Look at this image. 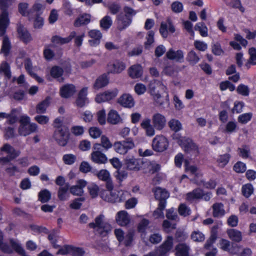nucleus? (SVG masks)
<instances>
[{
	"mask_svg": "<svg viewBox=\"0 0 256 256\" xmlns=\"http://www.w3.org/2000/svg\"><path fill=\"white\" fill-rule=\"evenodd\" d=\"M168 146L167 138L162 135L156 136L152 142L153 150L158 152H162L166 150Z\"/></svg>",
	"mask_w": 256,
	"mask_h": 256,
	"instance_id": "nucleus-6",
	"label": "nucleus"
},
{
	"mask_svg": "<svg viewBox=\"0 0 256 256\" xmlns=\"http://www.w3.org/2000/svg\"><path fill=\"white\" fill-rule=\"evenodd\" d=\"M190 246L186 243H180L175 247L176 256H189Z\"/></svg>",
	"mask_w": 256,
	"mask_h": 256,
	"instance_id": "nucleus-24",
	"label": "nucleus"
},
{
	"mask_svg": "<svg viewBox=\"0 0 256 256\" xmlns=\"http://www.w3.org/2000/svg\"><path fill=\"white\" fill-rule=\"evenodd\" d=\"M166 202L162 200L159 202L158 207L154 212L153 216L156 218H164L163 210L166 208Z\"/></svg>",
	"mask_w": 256,
	"mask_h": 256,
	"instance_id": "nucleus-40",
	"label": "nucleus"
},
{
	"mask_svg": "<svg viewBox=\"0 0 256 256\" xmlns=\"http://www.w3.org/2000/svg\"><path fill=\"white\" fill-rule=\"evenodd\" d=\"M117 28L120 30H122L128 27L132 23L131 18L126 17L124 14H120L116 16Z\"/></svg>",
	"mask_w": 256,
	"mask_h": 256,
	"instance_id": "nucleus-12",
	"label": "nucleus"
},
{
	"mask_svg": "<svg viewBox=\"0 0 256 256\" xmlns=\"http://www.w3.org/2000/svg\"><path fill=\"white\" fill-rule=\"evenodd\" d=\"M69 190V184L66 183L64 186L60 187L58 191V197L61 201L67 200L70 197L68 192Z\"/></svg>",
	"mask_w": 256,
	"mask_h": 256,
	"instance_id": "nucleus-31",
	"label": "nucleus"
},
{
	"mask_svg": "<svg viewBox=\"0 0 256 256\" xmlns=\"http://www.w3.org/2000/svg\"><path fill=\"white\" fill-rule=\"evenodd\" d=\"M113 72L114 73H120L126 68V64L124 62L120 61H116L113 64Z\"/></svg>",
	"mask_w": 256,
	"mask_h": 256,
	"instance_id": "nucleus-59",
	"label": "nucleus"
},
{
	"mask_svg": "<svg viewBox=\"0 0 256 256\" xmlns=\"http://www.w3.org/2000/svg\"><path fill=\"white\" fill-rule=\"evenodd\" d=\"M180 146L183 148L184 150L188 152H198V146L190 138H187L184 140L180 141Z\"/></svg>",
	"mask_w": 256,
	"mask_h": 256,
	"instance_id": "nucleus-23",
	"label": "nucleus"
},
{
	"mask_svg": "<svg viewBox=\"0 0 256 256\" xmlns=\"http://www.w3.org/2000/svg\"><path fill=\"white\" fill-rule=\"evenodd\" d=\"M92 172L94 175L97 176L98 180L104 182L111 178L110 172L106 169H102L98 172Z\"/></svg>",
	"mask_w": 256,
	"mask_h": 256,
	"instance_id": "nucleus-44",
	"label": "nucleus"
},
{
	"mask_svg": "<svg viewBox=\"0 0 256 256\" xmlns=\"http://www.w3.org/2000/svg\"><path fill=\"white\" fill-rule=\"evenodd\" d=\"M149 89L150 94H152L158 92L159 90H164L166 87L162 82L154 80H151L149 84Z\"/></svg>",
	"mask_w": 256,
	"mask_h": 256,
	"instance_id": "nucleus-25",
	"label": "nucleus"
},
{
	"mask_svg": "<svg viewBox=\"0 0 256 256\" xmlns=\"http://www.w3.org/2000/svg\"><path fill=\"white\" fill-rule=\"evenodd\" d=\"M50 98L46 97L44 100L40 102L36 107V112L38 114H44L50 104Z\"/></svg>",
	"mask_w": 256,
	"mask_h": 256,
	"instance_id": "nucleus-37",
	"label": "nucleus"
},
{
	"mask_svg": "<svg viewBox=\"0 0 256 256\" xmlns=\"http://www.w3.org/2000/svg\"><path fill=\"white\" fill-rule=\"evenodd\" d=\"M186 59L192 66L196 64L200 60L199 56L194 50H191L188 53Z\"/></svg>",
	"mask_w": 256,
	"mask_h": 256,
	"instance_id": "nucleus-41",
	"label": "nucleus"
},
{
	"mask_svg": "<svg viewBox=\"0 0 256 256\" xmlns=\"http://www.w3.org/2000/svg\"><path fill=\"white\" fill-rule=\"evenodd\" d=\"M88 226L102 237L106 236L112 230L110 224L104 221V216L102 214L96 216L94 222H90Z\"/></svg>",
	"mask_w": 256,
	"mask_h": 256,
	"instance_id": "nucleus-1",
	"label": "nucleus"
},
{
	"mask_svg": "<svg viewBox=\"0 0 256 256\" xmlns=\"http://www.w3.org/2000/svg\"><path fill=\"white\" fill-rule=\"evenodd\" d=\"M53 137L58 145L64 146L68 140V131L66 127L54 130Z\"/></svg>",
	"mask_w": 256,
	"mask_h": 256,
	"instance_id": "nucleus-5",
	"label": "nucleus"
},
{
	"mask_svg": "<svg viewBox=\"0 0 256 256\" xmlns=\"http://www.w3.org/2000/svg\"><path fill=\"white\" fill-rule=\"evenodd\" d=\"M212 216L214 218H220L224 216L226 214L224 205L222 202H216L212 206Z\"/></svg>",
	"mask_w": 256,
	"mask_h": 256,
	"instance_id": "nucleus-22",
	"label": "nucleus"
},
{
	"mask_svg": "<svg viewBox=\"0 0 256 256\" xmlns=\"http://www.w3.org/2000/svg\"><path fill=\"white\" fill-rule=\"evenodd\" d=\"M76 160V156L73 154H65L62 156V161L67 165L73 164Z\"/></svg>",
	"mask_w": 256,
	"mask_h": 256,
	"instance_id": "nucleus-53",
	"label": "nucleus"
},
{
	"mask_svg": "<svg viewBox=\"0 0 256 256\" xmlns=\"http://www.w3.org/2000/svg\"><path fill=\"white\" fill-rule=\"evenodd\" d=\"M76 92V87L72 84H65L60 88V96L64 98L70 97Z\"/></svg>",
	"mask_w": 256,
	"mask_h": 256,
	"instance_id": "nucleus-21",
	"label": "nucleus"
},
{
	"mask_svg": "<svg viewBox=\"0 0 256 256\" xmlns=\"http://www.w3.org/2000/svg\"><path fill=\"white\" fill-rule=\"evenodd\" d=\"M76 36V32L74 31L72 32L69 36L66 38H62L58 36H54L52 38L51 42L54 44L62 45L70 42Z\"/></svg>",
	"mask_w": 256,
	"mask_h": 256,
	"instance_id": "nucleus-20",
	"label": "nucleus"
},
{
	"mask_svg": "<svg viewBox=\"0 0 256 256\" xmlns=\"http://www.w3.org/2000/svg\"><path fill=\"white\" fill-rule=\"evenodd\" d=\"M100 196L105 201L112 203L118 202V192L104 190L100 192Z\"/></svg>",
	"mask_w": 256,
	"mask_h": 256,
	"instance_id": "nucleus-16",
	"label": "nucleus"
},
{
	"mask_svg": "<svg viewBox=\"0 0 256 256\" xmlns=\"http://www.w3.org/2000/svg\"><path fill=\"white\" fill-rule=\"evenodd\" d=\"M168 126L170 129L174 132H178L182 129V124L181 122L178 120L172 118L168 122Z\"/></svg>",
	"mask_w": 256,
	"mask_h": 256,
	"instance_id": "nucleus-42",
	"label": "nucleus"
},
{
	"mask_svg": "<svg viewBox=\"0 0 256 256\" xmlns=\"http://www.w3.org/2000/svg\"><path fill=\"white\" fill-rule=\"evenodd\" d=\"M8 24V13L2 12L0 15V36H2L5 34Z\"/></svg>",
	"mask_w": 256,
	"mask_h": 256,
	"instance_id": "nucleus-29",
	"label": "nucleus"
},
{
	"mask_svg": "<svg viewBox=\"0 0 256 256\" xmlns=\"http://www.w3.org/2000/svg\"><path fill=\"white\" fill-rule=\"evenodd\" d=\"M118 102L122 106L130 108L134 106V101L132 96L128 94H124L118 100Z\"/></svg>",
	"mask_w": 256,
	"mask_h": 256,
	"instance_id": "nucleus-27",
	"label": "nucleus"
},
{
	"mask_svg": "<svg viewBox=\"0 0 256 256\" xmlns=\"http://www.w3.org/2000/svg\"><path fill=\"white\" fill-rule=\"evenodd\" d=\"M10 42L7 36H4L2 38V46L0 53L3 54L4 56H7L10 53Z\"/></svg>",
	"mask_w": 256,
	"mask_h": 256,
	"instance_id": "nucleus-35",
	"label": "nucleus"
},
{
	"mask_svg": "<svg viewBox=\"0 0 256 256\" xmlns=\"http://www.w3.org/2000/svg\"><path fill=\"white\" fill-rule=\"evenodd\" d=\"M87 88H84L78 94V98L76 101L77 106L82 108L88 103V100L86 97Z\"/></svg>",
	"mask_w": 256,
	"mask_h": 256,
	"instance_id": "nucleus-18",
	"label": "nucleus"
},
{
	"mask_svg": "<svg viewBox=\"0 0 256 256\" xmlns=\"http://www.w3.org/2000/svg\"><path fill=\"white\" fill-rule=\"evenodd\" d=\"M129 76L132 78H140L142 74V68L140 64H134L128 69Z\"/></svg>",
	"mask_w": 256,
	"mask_h": 256,
	"instance_id": "nucleus-30",
	"label": "nucleus"
},
{
	"mask_svg": "<svg viewBox=\"0 0 256 256\" xmlns=\"http://www.w3.org/2000/svg\"><path fill=\"white\" fill-rule=\"evenodd\" d=\"M154 32L152 30L148 32L146 38V41L144 43L146 48H149L150 46L154 42Z\"/></svg>",
	"mask_w": 256,
	"mask_h": 256,
	"instance_id": "nucleus-64",
	"label": "nucleus"
},
{
	"mask_svg": "<svg viewBox=\"0 0 256 256\" xmlns=\"http://www.w3.org/2000/svg\"><path fill=\"white\" fill-rule=\"evenodd\" d=\"M108 83V80L106 74H102L100 76L96 81L94 87L95 88L98 89L102 88Z\"/></svg>",
	"mask_w": 256,
	"mask_h": 256,
	"instance_id": "nucleus-43",
	"label": "nucleus"
},
{
	"mask_svg": "<svg viewBox=\"0 0 256 256\" xmlns=\"http://www.w3.org/2000/svg\"><path fill=\"white\" fill-rule=\"evenodd\" d=\"M116 220L119 226H125L130 224V217L127 212L121 210L116 214Z\"/></svg>",
	"mask_w": 256,
	"mask_h": 256,
	"instance_id": "nucleus-13",
	"label": "nucleus"
},
{
	"mask_svg": "<svg viewBox=\"0 0 256 256\" xmlns=\"http://www.w3.org/2000/svg\"><path fill=\"white\" fill-rule=\"evenodd\" d=\"M20 122L18 132L21 136H26L37 131L38 125L35 123H31L30 118L27 116H22Z\"/></svg>",
	"mask_w": 256,
	"mask_h": 256,
	"instance_id": "nucleus-2",
	"label": "nucleus"
},
{
	"mask_svg": "<svg viewBox=\"0 0 256 256\" xmlns=\"http://www.w3.org/2000/svg\"><path fill=\"white\" fill-rule=\"evenodd\" d=\"M154 196L156 199L160 202L164 200L166 202V200L169 197V193L165 190L161 188H156L154 190Z\"/></svg>",
	"mask_w": 256,
	"mask_h": 256,
	"instance_id": "nucleus-32",
	"label": "nucleus"
},
{
	"mask_svg": "<svg viewBox=\"0 0 256 256\" xmlns=\"http://www.w3.org/2000/svg\"><path fill=\"white\" fill-rule=\"evenodd\" d=\"M94 150L92 152L91 160L97 164H104L108 162V158L106 155L102 152V150L100 149V146L98 144H94L93 146Z\"/></svg>",
	"mask_w": 256,
	"mask_h": 256,
	"instance_id": "nucleus-7",
	"label": "nucleus"
},
{
	"mask_svg": "<svg viewBox=\"0 0 256 256\" xmlns=\"http://www.w3.org/2000/svg\"><path fill=\"white\" fill-rule=\"evenodd\" d=\"M4 153L7 154L8 156L12 158H16L20 154V151H16L15 149L8 144H5L0 148V154L4 155Z\"/></svg>",
	"mask_w": 256,
	"mask_h": 256,
	"instance_id": "nucleus-19",
	"label": "nucleus"
},
{
	"mask_svg": "<svg viewBox=\"0 0 256 256\" xmlns=\"http://www.w3.org/2000/svg\"><path fill=\"white\" fill-rule=\"evenodd\" d=\"M3 240V235L2 232H0V249L5 253L10 254L13 252V250L14 248L11 246H9L8 244L6 243H4L2 242ZM10 245H12L10 244Z\"/></svg>",
	"mask_w": 256,
	"mask_h": 256,
	"instance_id": "nucleus-49",
	"label": "nucleus"
},
{
	"mask_svg": "<svg viewBox=\"0 0 256 256\" xmlns=\"http://www.w3.org/2000/svg\"><path fill=\"white\" fill-rule=\"evenodd\" d=\"M134 147V144L132 140L130 138L126 140L115 142L114 144V150L120 154H126L130 150Z\"/></svg>",
	"mask_w": 256,
	"mask_h": 256,
	"instance_id": "nucleus-4",
	"label": "nucleus"
},
{
	"mask_svg": "<svg viewBox=\"0 0 256 256\" xmlns=\"http://www.w3.org/2000/svg\"><path fill=\"white\" fill-rule=\"evenodd\" d=\"M64 72L63 69L58 66H53L50 71V74L54 78H60Z\"/></svg>",
	"mask_w": 256,
	"mask_h": 256,
	"instance_id": "nucleus-58",
	"label": "nucleus"
},
{
	"mask_svg": "<svg viewBox=\"0 0 256 256\" xmlns=\"http://www.w3.org/2000/svg\"><path fill=\"white\" fill-rule=\"evenodd\" d=\"M112 24V19L108 16H106L100 22V28L105 30H107L111 26Z\"/></svg>",
	"mask_w": 256,
	"mask_h": 256,
	"instance_id": "nucleus-45",
	"label": "nucleus"
},
{
	"mask_svg": "<svg viewBox=\"0 0 256 256\" xmlns=\"http://www.w3.org/2000/svg\"><path fill=\"white\" fill-rule=\"evenodd\" d=\"M0 73L3 74L7 78H11L10 66L6 62L2 63L0 66Z\"/></svg>",
	"mask_w": 256,
	"mask_h": 256,
	"instance_id": "nucleus-51",
	"label": "nucleus"
},
{
	"mask_svg": "<svg viewBox=\"0 0 256 256\" xmlns=\"http://www.w3.org/2000/svg\"><path fill=\"white\" fill-rule=\"evenodd\" d=\"M194 28L196 30L198 31L202 36L206 37L208 36V28L204 22H200L197 23L195 25Z\"/></svg>",
	"mask_w": 256,
	"mask_h": 256,
	"instance_id": "nucleus-48",
	"label": "nucleus"
},
{
	"mask_svg": "<svg viewBox=\"0 0 256 256\" xmlns=\"http://www.w3.org/2000/svg\"><path fill=\"white\" fill-rule=\"evenodd\" d=\"M91 16L84 14L80 16L75 20L74 26L76 27H80L82 25H86L90 22Z\"/></svg>",
	"mask_w": 256,
	"mask_h": 256,
	"instance_id": "nucleus-33",
	"label": "nucleus"
},
{
	"mask_svg": "<svg viewBox=\"0 0 256 256\" xmlns=\"http://www.w3.org/2000/svg\"><path fill=\"white\" fill-rule=\"evenodd\" d=\"M70 131L75 136H80L83 134L84 130L82 126H74L71 128Z\"/></svg>",
	"mask_w": 256,
	"mask_h": 256,
	"instance_id": "nucleus-62",
	"label": "nucleus"
},
{
	"mask_svg": "<svg viewBox=\"0 0 256 256\" xmlns=\"http://www.w3.org/2000/svg\"><path fill=\"white\" fill-rule=\"evenodd\" d=\"M118 94V90L116 88L107 90L102 94H98L95 100L98 103L105 102L114 98Z\"/></svg>",
	"mask_w": 256,
	"mask_h": 256,
	"instance_id": "nucleus-10",
	"label": "nucleus"
},
{
	"mask_svg": "<svg viewBox=\"0 0 256 256\" xmlns=\"http://www.w3.org/2000/svg\"><path fill=\"white\" fill-rule=\"evenodd\" d=\"M248 53L250 56L248 62L246 64L248 68L250 67V64L256 65V49L254 48H250Z\"/></svg>",
	"mask_w": 256,
	"mask_h": 256,
	"instance_id": "nucleus-47",
	"label": "nucleus"
},
{
	"mask_svg": "<svg viewBox=\"0 0 256 256\" xmlns=\"http://www.w3.org/2000/svg\"><path fill=\"white\" fill-rule=\"evenodd\" d=\"M166 56L169 60L182 62L184 59V52L182 50H174L172 48L170 49L166 54Z\"/></svg>",
	"mask_w": 256,
	"mask_h": 256,
	"instance_id": "nucleus-15",
	"label": "nucleus"
},
{
	"mask_svg": "<svg viewBox=\"0 0 256 256\" xmlns=\"http://www.w3.org/2000/svg\"><path fill=\"white\" fill-rule=\"evenodd\" d=\"M168 30L171 33L175 32L174 26L170 18H168L166 22H162L160 32L163 38H166L168 36Z\"/></svg>",
	"mask_w": 256,
	"mask_h": 256,
	"instance_id": "nucleus-14",
	"label": "nucleus"
},
{
	"mask_svg": "<svg viewBox=\"0 0 256 256\" xmlns=\"http://www.w3.org/2000/svg\"><path fill=\"white\" fill-rule=\"evenodd\" d=\"M178 210L179 214L184 216H188L190 214V208L184 204L180 205Z\"/></svg>",
	"mask_w": 256,
	"mask_h": 256,
	"instance_id": "nucleus-61",
	"label": "nucleus"
},
{
	"mask_svg": "<svg viewBox=\"0 0 256 256\" xmlns=\"http://www.w3.org/2000/svg\"><path fill=\"white\" fill-rule=\"evenodd\" d=\"M18 32L20 39L24 43L32 40V38L27 30L21 25L18 27Z\"/></svg>",
	"mask_w": 256,
	"mask_h": 256,
	"instance_id": "nucleus-28",
	"label": "nucleus"
},
{
	"mask_svg": "<svg viewBox=\"0 0 256 256\" xmlns=\"http://www.w3.org/2000/svg\"><path fill=\"white\" fill-rule=\"evenodd\" d=\"M28 4L27 3H20L18 5V11L23 16L30 18L31 16L30 10H28Z\"/></svg>",
	"mask_w": 256,
	"mask_h": 256,
	"instance_id": "nucleus-52",
	"label": "nucleus"
},
{
	"mask_svg": "<svg viewBox=\"0 0 256 256\" xmlns=\"http://www.w3.org/2000/svg\"><path fill=\"white\" fill-rule=\"evenodd\" d=\"M124 164L128 170L138 171L141 168L142 162L140 160L132 156L126 157Z\"/></svg>",
	"mask_w": 256,
	"mask_h": 256,
	"instance_id": "nucleus-8",
	"label": "nucleus"
},
{
	"mask_svg": "<svg viewBox=\"0 0 256 256\" xmlns=\"http://www.w3.org/2000/svg\"><path fill=\"white\" fill-rule=\"evenodd\" d=\"M114 234L120 243L124 244L126 246H132L134 235V232L133 230H128L124 234L121 229H116Z\"/></svg>",
	"mask_w": 256,
	"mask_h": 256,
	"instance_id": "nucleus-3",
	"label": "nucleus"
},
{
	"mask_svg": "<svg viewBox=\"0 0 256 256\" xmlns=\"http://www.w3.org/2000/svg\"><path fill=\"white\" fill-rule=\"evenodd\" d=\"M174 238L172 236H168L166 239L160 246L158 250L160 254L163 256L168 252L173 246Z\"/></svg>",
	"mask_w": 256,
	"mask_h": 256,
	"instance_id": "nucleus-17",
	"label": "nucleus"
},
{
	"mask_svg": "<svg viewBox=\"0 0 256 256\" xmlns=\"http://www.w3.org/2000/svg\"><path fill=\"white\" fill-rule=\"evenodd\" d=\"M96 144H98L100 146V149L102 150V148H104V150L105 151L108 150L110 148L114 146V144L110 142L109 138L104 135H102L100 138V143H96Z\"/></svg>",
	"mask_w": 256,
	"mask_h": 256,
	"instance_id": "nucleus-38",
	"label": "nucleus"
},
{
	"mask_svg": "<svg viewBox=\"0 0 256 256\" xmlns=\"http://www.w3.org/2000/svg\"><path fill=\"white\" fill-rule=\"evenodd\" d=\"M226 234L232 242H240L242 240V233L241 232L236 229H228L226 231Z\"/></svg>",
	"mask_w": 256,
	"mask_h": 256,
	"instance_id": "nucleus-26",
	"label": "nucleus"
},
{
	"mask_svg": "<svg viewBox=\"0 0 256 256\" xmlns=\"http://www.w3.org/2000/svg\"><path fill=\"white\" fill-rule=\"evenodd\" d=\"M87 182L82 179L78 180L76 184L69 186L70 193L72 195L82 196L84 192V188L86 186Z\"/></svg>",
	"mask_w": 256,
	"mask_h": 256,
	"instance_id": "nucleus-9",
	"label": "nucleus"
},
{
	"mask_svg": "<svg viewBox=\"0 0 256 256\" xmlns=\"http://www.w3.org/2000/svg\"><path fill=\"white\" fill-rule=\"evenodd\" d=\"M51 193L47 189L40 190L38 194V200L42 203L48 202L51 198Z\"/></svg>",
	"mask_w": 256,
	"mask_h": 256,
	"instance_id": "nucleus-39",
	"label": "nucleus"
},
{
	"mask_svg": "<svg viewBox=\"0 0 256 256\" xmlns=\"http://www.w3.org/2000/svg\"><path fill=\"white\" fill-rule=\"evenodd\" d=\"M231 243L230 242L226 239L222 238L220 242V248L224 251L228 252L232 254H236V252L234 251L232 248H234L233 244L232 248H230Z\"/></svg>",
	"mask_w": 256,
	"mask_h": 256,
	"instance_id": "nucleus-36",
	"label": "nucleus"
},
{
	"mask_svg": "<svg viewBox=\"0 0 256 256\" xmlns=\"http://www.w3.org/2000/svg\"><path fill=\"white\" fill-rule=\"evenodd\" d=\"M242 192L246 198H249L254 192V187L251 184L244 185L242 188Z\"/></svg>",
	"mask_w": 256,
	"mask_h": 256,
	"instance_id": "nucleus-50",
	"label": "nucleus"
},
{
	"mask_svg": "<svg viewBox=\"0 0 256 256\" xmlns=\"http://www.w3.org/2000/svg\"><path fill=\"white\" fill-rule=\"evenodd\" d=\"M10 244H12V246L14 248V250L16 252L22 255V256H27L26 255V252L24 250L22 247V246L18 243L12 239L10 240Z\"/></svg>",
	"mask_w": 256,
	"mask_h": 256,
	"instance_id": "nucleus-54",
	"label": "nucleus"
},
{
	"mask_svg": "<svg viewBox=\"0 0 256 256\" xmlns=\"http://www.w3.org/2000/svg\"><path fill=\"white\" fill-rule=\"evenodd\" d=\"M120 120V116L118 112L114 110H111L108 116V122L112 124H116Z\"/></svg>",
	"mask_w": 256,
	"mask_h": 256,
	"instance_id": "nucleus-46",
	"label": "nucleus"
},
{
	"mask_svg": "<svg viewBox=\"0 0 256 256\" xmlns=\"http://www.w3.org/2000/svg\"><path fill=\"white\" fill-rule=\"evenodd\" d=\"M89 193L92 198H95L98 196L99 187L94 184H92L88 187Z\"/></svg>",
	"mask_w": 256,
	"mask_h": 256,
	"instance_id": "nucleus-60",
	"label": "nucleus"
},
{
	"mask_svg": "<svg viewBox=\"0 0 256 256\" xmlns=\"http://www.w3.org/2000/svg\"><path fill=\"white\" fill-rule=\"evenodd\" d=\"M151 95L152 96L154 100L156 103V106H162L164 104L165 102H167L168 100L167 98L168 96H166V98H164L162 97L158 92Z\"/></svg>",
	"mask_w": 256,
	"mask_h": 256,
	"instance_id": "nucleus-56",
	"label": "nucleus"
},
{
	"mask_svg": "<svg viewBox=\"0 0 256 256\" xmlns=\"http://www.w3.org/2000/svg\"><path fill=\"white\" fill-rule=\"evenodd\" d=\"M166 117L162 114L157 112L152 116V122L156 130H162L166 124Z\"/></svg>",
	"mask_w": 256,
	"mask_h": 256,
	"instance_id": "nucleus-11",
	"label": "nucleus"
},
{
	"mask_svg": "<svg viewBox=\"0 0 256 256\" xmlns=\"http://www.w3.org/2000/svg\"><path fill=\"white\" fill-rule=\"evenodd\" d=\"M202 196V190L200 188L194 190L192 192L188 193L186 195V200L192 202L195 200L201 198Z\"/></svg>",
	"mask_w": 256,
	"mask_h": 256,
	"instance_id": "nucleus-34",
	"label": "nucleus"
},
{
	"mask_svg": "<svg viewBox=\"0 0 256 256\" xmlns=\"http://www.w3.org/2000/svg\"><path fill=\"white\" fill-rule=\"evenodd\" d=\"M212 51L216 56H220L224 52L219 42L212 44Z\"/></svg>",
	"mask_w": 256,
	"mask_h": 256,
	"instance_id": "nucleus-55",
	"label": "nucleus"
},
{
	"mask_svg": "<svg viewBox=\"0 0 256 256\" xmlns=\"http://www.w3.org/2000/svg\"><path fill=\"white\" fill-rule=\"evenodd\" d=\"M191 238L194 242H202L205 239L204 235L199 230L194 231L191 234Z\"/></svg>",
	"mask_w": 256,
	"mask_h": 256,
	"instance_id": "nucleus-57",
	"label": "nucleus"
},
{
	"mask_svg": "<svg viewBox=\"0 0 256 256\" xmlns=\"http://www.w3.org/2000/svg\"><path fill=\"white\" fill-rule=\"evenodd\" d=\"M149 220L146 218H143L139 223L138 226V230L140 232L144 233L145 232L149 224Z\"/></svg>",
	"mask_w": 256,
	"mask_h": 256,
	"instance_id": "nucleus-63",
	"label": "nucleus"
}]
</instances>
